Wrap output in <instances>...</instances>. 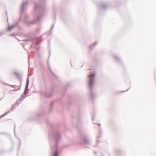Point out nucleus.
I'll return each mask as SVG.
<instances>
[{
  "mask_svg": "<svg viewBox=\"0 0 156 156\" xmlns=\"http://www.w3.org/2000/svg\"><path fill=\"white\" fill-rule=\"evenodd\" d=\"M95 76V74L94 73L90 75L88 77L89 78V84L90 87L91 88L94 83V79Z\"/></svg>",
  "mask_w": 156,
  "mask_h": 156,
  "instance_id": "1",
  "label": "nucleus"
},
{
  "mask_svg": "<svg viewBox=\"0 0 156 156\" xmlns=\"http://www.w3.org/2000/svg\"><path fill=\"white\" fill-rule=\"evenodd\" d=\"M58 151H56L54 153V156H58Z\"/></svg>",
  "mask_w": 156,
  "mask_h": 156,
  "instance_id": "2",
  "label": "nucleus"
},
{
  "mask_svg": "<svg viewBox=\"0 0 156 156\" xmlns=\"http://www.w3.org/2000/svg\"><path fill=\"white\" fill-rule=\"evenodd\" d=\"M12 28H13V27L12 26H11V27H9V30H10L12 29Z\"/></svg>",
  "mask_w": 156,
  "mask_h": 156,
  "instance_id": "3",
  "label": "nucleus"
}]
</instances>
